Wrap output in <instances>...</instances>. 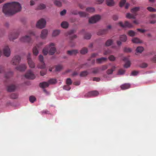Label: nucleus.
<instances>
[{
    "label": "nucleus",
    "instance_id": "56",
    "mask_svg": "<svg viewBox=\"0 0 156 156\" xmlns=\"http://www.w3.org/2000/svg\"><path fill=\"white\" fill-rule=\"evenodd\" d=\"M125 71L122 69H119L118 72V75H122L124 73Z\"/></svg>",
    "mask_w": 156,
    "mask_h": 156
},
{
    "label": "nucleus",
    "instance_id": "60",
    "mask_svg": "<svg viewBox=\"0 0 156 156\" xmlns=\"http://www.w3.org/2000/svg\"><path fill=\"white\" fill-rule=\"evenodd\" d=\"M100 80L101 79L100 78L98 77H94L93 78V80L94 81L99 82Z\"/></svg>",
    "mask_w": 156,
    "mask_h": 156
},
{
    "label": "nucleus",
    "instance_id": "36",
    "mask_svg": "<svg viewBox=\"0 0 156 156\" xmlns=\"http://www.w3.org/2000/svg\"><path fill=\"white\" fill-rule=\"evenodd\" d=\"M91 35L90 33H86L84 36V38L87 40L90 39L91 38Z\"/></svg>",
    "mask_w": 156,
    "mask_h": 156
},
{
    "label": "nucleus",
    "instance_id": "28",
    "mask_svg": "<svg viewBox=\"0 0 156 156\" xmlns=\"http://www.w3.org/2000/svg\"><path fill=\"white\" fill-rule=\"evenodd\" d=\"M115 67L113 66L111 69H108L106 71L107 73L108 74H111L113 73V71H114L115 69Z\"/></svg>",
    "mask_w": 156,
    "mask_h": 156
},
{
    "label": "nucleus",
    "instance_id": "5",
    "mask_svg": "<svg viewBox=\"0 0 156 156\" xmlns=\"http://www.w3.org/2000/svg\"><path fill=\"white\" fill-rule=\"evenodd\" d=\"M39 60L40 63L37 66V67L41 69H44L45 68V64L44 62V58L42 55H40L39 56Z\"/></svg>",
    "mask_w": 156,
    "mask_h": 156
},
{
    "label": "nucleus",
    "instance_id": "24",
    "mask_svg": "<svg viewBox=\"0 0 156 156\" xmlns=\"http://www.w3.org/2000/svg\"><path fill=\"white\" fill-rule=\"evenodd\" d=\"M130 85L129 83H125L121 86V89L122 90H125L129 88Z\"/></svg>",
    "mask_w": 156,
    "mask_h": 156
},
{
    "label": "nucleus",
    "instance_id": "30",
    "mask_svg": "<svg viewBox=\"0 0 156 156\" xmlns=\"http://www.w3.org/2000/svg\"><path fill=\"white\" fill-rule=\"evenodd\" d=\"M61 26L64 28H66L68 27L69 24L68 22L66 21H64L61 23Z\"/></svg>",
    "mask_w": 156,
    "mask_h": 156
},
{
    "label": "nucleus",
    "instance_id": "52",
    "mask_svg": "<svg viewBox=\"0 0 156 156\" xmlns=\"http://www.w3.org/2000/svg\"><path fill=\"white\" fill-rule=\"evenodd\" d=\"M46 7L45 5L43 4H40L38 6V9H44Z\"/></svg>",
    "mask_w": 156,
    "mask_h": 156
},
{
    "label": "nucleus",
    "instance_id": "38",
    "mask_svg": "<svg viewBox=\"0 0 156 156\" xmlns=\"http://www.w3.org/2000/svg\"><path fill=\"white\" fill-rule=\"evenodd\" d=\"M60 31L59 30H56L53 31L52 33L53 36H56L59 34Z\"/></svg>",
    "mask_w": 156,
    "mask_h": 156
},
{
    "label": "nucleus",
    "instance_id": "6",
    "mask_svg": "<svg viewBox=\"0 0 156 156\" xmlns=\"http://www.w3.org/2000/svg\"><path fill=\"white\" fill-rule=\"evenodd\" d=\"M46 23L45 20L44 19H41L37 22L36 26L38 28L42 29L45 27Z\"/></svg>",
    "mask_w": 156,
    "mask_h": 156
},
{
    "label": "nucleus",
    "instance_id": "37",
    "mask_svg": "<svg viewBox=\"0 0 156 156\" xmlns=\"http://www.w3.org/2000/svg\"><path fill=\"white\" fill-rule=\"evenodd\" d=\"M144 50V48L142 47H138L136 49V51L137 53H141Z\"/></svg>",
    "mask_w": 156,
    "mask_h": 156
},
{
    "label": "nucleus",
    "instance_id": "32",
    "mask_svg": "<svg viewBox=\"0 0 156 156\" xmlns=\"http://www.w3.org/2000/svg\"><path fill=\"white\" fill-rule=\"evenodd\" d=\"M42 51L44 55H47L48 53H49L48 47L46 46L45 48H43Z\"/></svg>",
    "mask_w": 156,
    "mask_h": 156
},
{
    "label": "nucleus",
    "instance_id": "14",
    "mask_svg": "<svg viewBox=\"0 0 156 156\" xmlns=\"http://www.w3.org/2000/svg\"><path fill=\"white\" fill-rule=\"evenodd\" d=\"M54 45V44L53 43H51L49 45V47H51L49 51V54L50 55H53L56 51V48L54 47H51Z\"/></svg>",
    "mask_w": 156,
    "mask_h": 156
},
{
    "label": "nucleus",
    "instance_id": "20",
    "mask_svg": "<svg viewBox=\"0 0 156 156\" xmlns=\"http://www.w3.org/2000/svg\"><path fill=\"white\" fill-rule=\"evenodd\" d=\"M49 84L48 82H43L40 83L39 86L41 88H44L48 87L49 86Z\"/></svg>",
    "mask_w": 156,
    "mask_h": 156
},
{
    "label": "nucleus",
    "instance_id": "7",
    "mask_svg": "<svg viewBox=\"0 0 156 156\" xmlns=\"http://www.w3.org/2000/svg\"><path fill=\"white\" fill-rule=\"evenodd\" d=\"M101 19V16L99 15H96L90 18L89 22L90 23H95L99 20Z\"/></svg>",
    "mask_w": 156,
    "mask_h": 156
},
{
    "label": "nucleus",
    "instance_id": "29",
    "mask_svg": "<svg viewBox=\"0 0 156 156\" xmlns=\"http://www.w3.org/2000/svg\"><path fill=\"white\" fill-rule=\"evenodd\" d=\"M29 67L31 68H34L35 67V65L31 60H29L28 62Z\"/></svg>",
    "mask_w": 156,
    "mask_h": 156
},
{
    "label": "nucleus",
    "instance_id": "21",
    "mask_svg": "<svg viewBox=\"0 0 156 156\" xmlns=\"http://www.w3.org/2000/svg\"><path fill=\"white\" fill-rule=\"evenodd\" d=\"M16 86L13 84L7 87V91L9 92H13L16 89Z\"/></svg>",
    "mask_w": 156,
    "mask_h": 156
},
{
    "label": "nucleus",
    "instance_id": "58",
    "mask_svg": "<svg viewBox=\"0 0 156 156\" xmlns=\"http://www.w3.org/2000/svg\"><path fill=\"white\" fill-rule=\"evenodd\" d=\"M93 71L92 72L94 73H98L99 71V69L98 68H95L93 69Z\"/></svg>",
    "mask_w": 156,
    "mask_h": 156
},
{
    "label": "nucleus",
    "instance_id": "64",
    "mask_svg": "<svg viewBox=\"0 0 156 156\" xmlns=\"http://www.w3.org/2000/svg\"><path fill=\"white\" fill-rule=\"evenodd\" d=\"M118 17L117 15H114L113 16V19L115 20H118Z\"/></svg>",
    "mask_w": 156,
    "mask_h": 156
},
{
    "label": "nucleus",
    "instance_id": "2",
    "mask_svg": "<svg viewBox=\"0 0 156 156\" xmlns=\"http://www.w3.org/2000/svg\"><path fill=\"white\" fill-rule=\"evenodd\" d=\"M0 73H4L5 77L6 79H8L12 76L13 72L12 71L6 72L5 69L4 67L0 66Z\"/></svg>",
    "mask_w": 156,
    "mask_h": 156
},
{
    "label": "nucleus",
    "instance_id": "10",
    "mask_svg": "<svg viewBox=\"0 0 156 156\" xmlns=\"http://www.w3.org/2000/svg\"><path fill=\"white\" fill-rule=\"evenodd\" d=\"M25 77L29 79H34L35 77L31 70H29L27 71L25 75Z\"/></svg>",
    "mask_w": 156,
    "mask_h": 156
},
{
    "label": "nucleus",
    "instance_id": "47",
    "mask_svg": "<svg viewBox=\"0 0 156 156\" xmlns=\"http://www.w3.org/2000/svg\"><path fill=\"white\" fill-rule=\"evenodd\" d=\"M147 65L146 63H143L139 65V67L141 68H145L147 67Z\"/></svg>",
    "mask_w": 156,
    "mask_h": 156
},
{
    "label": "nucleus",
    "instance_id": "48",
    "mask_svg": "<svg viewBox=\"0 0 156 156\" xmlns=\"http://www.w3.org/2000/svg\"><path fill=\"white\" fill-rule=\"evenodd\" d=\"M86 11L90 12H93L94 11V9L93 8L88 7L86 9Z\"/></svg>",
    "mask_w": 156,
    "mask_h": 156
},
{
    "label": "nucleus",
    "instance_id": "40",
    "mask_svg": "<svg viewBox=\"0 0 156 156\" xmlns=\"http://www.w3.org/2000/svg\"><path fill=\"white\" fill-rule=\"evenodd\" d=\"M128 34L129 36L133 37L135 35V32L132 30H130L128 32Z\"/></svg>",
    "mask_w": 156,
    "mask_h": 156
},
{
    "label": "nucleus",
    "instance_id": "55",
    "mask_svg": "<svg viewBox=\"0 0 156 156\" xmlns=\"http://www.w3.org/2000/svg\"><path fill=\"white\" fill-rule=\"evenodd\" d=\"M63 89L66 90H69L71 89V88L69 85H66L63 87Z\"/></svg>",
    "mask_w": 156,
    "mask_h": 156
},
{
    "label": "nucleus",
    "instance_id": "25",
    "mask_svg": "<svg viewBox=\"0 0 156 156\" xmlns=\"http://www.w3.org/2000/svg\"><path fill=\"white\" fill-rule=\"evenodd\" d=\"M137 14H131L130 13H127L126 15V17L129 19H135L136 18V16Z\"/></svg>",
    "mask_w": 156,
    "mask_h": 156
},
{
    "label": "nucleus",
    "instance_id": "9",
    "mask_svg": "<svg viewBox=\"0 0 156 156\" xmlns=\"http://www.w3.org/2000/svg\"><path fill=\"white\" fill-rule=\"evenodd\" d=\"M99 94V92L96 90H94L88 92L85 95V97H90L97 96Z\"/></svg>",
    "mask_w": 156,
    "mask_h": 156
},
{
    "label": "nucleus",
    "instance_id": "35",
    "mask_svg": "<svg viewBox=\"0 0 156 156\" xmlns=\"http://www.w3.org/2000/svg\"><path fill=\"white\" fill-rule=\"evenodd\" d=\"M88 74V72L87 71H84L80 73V76L81 77H84L87 76Z\"/></svg>",
    "mask_w": 156,
    "mask_h": 156
},
{
    "label": "nucleus",
    "instance_id": "26",
    "mask_svg": "<svg viewBox=\"0 0 156 156\" xmlns=\"http://www.w3.org/2000/svg\"><path fill=\"white\" fill-rule=\"evenodd\" d=\"M140 9V7H135L132 9L131 10V12L133 13L134 14H137L136 12L139 11Z\"/></svg>",
    "mask_w": 156,
    "mask_h": 156
},
{
    "label": "nucleus",
    "instance_id": "42",
    "mask_svg": "<svg viewBox=\"0 0 156 156\" xmlns=\"http://www.w3.org/2000/svg\"><path fill=\"white\" fill-rule=\"evenodd\" d=\"M56 80L54 79H51L48 81L49 84H55L56 83Z\"/></svg>",
    "mask_w": 156,
    "mask_h": 156
},
{
    "label": "nucleus",
    "instance_id": "50",
    "mask_svg": "<svg viewBox=\"0 0 156 156\" xmlns=\"http://www.w3.org/2000/svg\"><path fill=\"white\" fill-rule=\"evenodd\" d=\"M108 59L111 61H114L115 60V58L113 55H110L108 57Z\"/></svg>",
    "mask_w": 156,
    "mask_h": 156
},
{
    "label": "nucleus",
    "instance_id": "4",
    "mask_svg": "<svg viewBox=\"0 0 156 156\" xmlns=\"http://www.w3.org/2000/svg\"><path fill=\"white\" fill-rule=\"evenodd\" d=\"M30 35L29 36L26 35L22 37L20 39V41L23 42H30L31 41V35L34 34V33L31 31L30 32Z\"/></svg>",
    "mask_w": 156,
    "mask_h": 156
},
{
    "label": "nucleus",
    "instance_id": "13",
    "mask_svg": "<svg viewBox=\"0 0 156 156\" xmlns=\"http://www.w3.org/2000/svg\"><path fill=\"white\" fill-rule=\"evenodd\" d=\"M119 24L122 27H128L130 28L133 27L132 25L127 21L125 22L124 24L122 22H120Z\"/></svg>",
    "mask_w": 156,
    "mask_h": 156
},
{
    "label": "nucleus",
    "instance_id": "1",
    "mask_svg": "<svg viewBox=\"0 0 156 156\" xmlns=\"http://www.w3.org/2000/svg\"><path fill=\"white\" fill-rule=\"evenodd\" d=\"M21 7L18 2H12L7 3L4 5L3 12L7 16H11L21 11Z\"/></svg>",
    "mask_w": 156,
    "mask_h": 156
},
{
    "label": "nucleus",
    "instance_id": "57",
    "mask_svg": "<svg viewBox=\"0 0 156 156\" xmlns=\"http://www.w3.org/2000/svg\"><path fill=\"white\" fill-rule=\"evenodd\" d=\"M125 52H130L132 50L131 48H125L124 49Z\"/></svg>",
    "mask_w": 156,
    "mask_h": 156
},
{
    "label": "nucleus",
    "instance_id": "17",
    "mask_svg": "<svg viewBox=\"0 0 156 156\" xmlns=\"http://www.w3.org/2000/svg\"><path fill=\"white\" fill-rule=\"evenodd\" d=\"M48 34V30L46 29H44L42 30L41 35V37L42 39L45 38L47 36Z\"/></svg>",
    "mask_w": 156,
    "mask_h": 156
},
{
    "label": "nucleus",
    "instance_id": "41",
    "mask_svg": "<svg viewBox=\"0 0 156 156\" xmlns=\"http://www.w3.org/2000/svg\"><path fill=\"white\" fill-rule=\"evenodd\" d=\"M78 14L81 17H85L87 16V14L85 12H78Z\"/></svg>",
    "mask_w": 156,
    "mask_h": 156
},
{
    "label": "nucleus",
    "instance_id": "51",
    "mask_svg": "<svg viewBox=\"0 0 156 156\" xmlns=\"http://www.w3.org/2000/svg\"><path fill=\"white\" fill-rule=\"evenodd\" d=\"M130 66V62L129 61H127L124 65V67L126 68L129 67Z\"/></svg>",
    "mask_w": 156,
    "mask_h": 156
},
{
    "label": "nucleus",
    "instance_id": "43",
    "mask_svg": "<svg viewBox=\"0 0 156 156\" xmlns=\"http://www.w3.org/2000/svg\"><path fill=\"white\" fill-rule=\"evenodd\" d=\"M62 68V66L61 65H59L55 66V71H60Z\"/></svg>",
    "mask_w": 156,
    "mask_h": 156
},
{
    "label": "nucleus",
    "instance_id": "53",
    "mask_svg": "<svg viewBox=\"0 0 156 156\" xmlns=\"http://www.w3.org/2000/svg\"><path fill=\"white\" fill-rule=\"evenodd\" d=\"M139 73V72L138 71H136L135 70H134L132 72L131 75L135 76H136Z\"/></svg>",
    "mask_w": 156,
    "mask_h": 156
},
{
    "label": "nucleus",
    "instance_id": "34",
    "mask_svg": "<svg viewBox=\"0 0 156 156\" xmlns=\"http://www.w3.org/2000/svg\"><path fill=\"white\" fill-rule=\"evenodd\" d=\"M88 50L87 48L84 47L82 48L80 51V53L82 54H85L87 52Z\"/></svg>",
    "mask_w": 156,
    "mask_h": 156
},
{
    "label": "nucleus",
    "instance_id": "22",
    "mask_svg": "<svg viewBox=\"0 0 156 156\" xmlns=\"http://www.w3.org/2000/svg\"><path fill=\"white\" fill-rule=\"evenodd\" d=\"M106 5L109 6H112L115 4V2L113 0H105Z\"/></svg>",
    "mask_w": 156,
    "mask_h": 156
},
{
    "label": "nucleus",
    "instance_id": "39",
    "mask_svg": "<svg viewBox=\"0 0 156 156\" xmlns=\"http://www.w3.org/2000/svg\"><path fill=\"white\" fill-rule=\"evenodd\" d=\"M18 97V95L17 94L12 93L10 95V98L13 99H15Z\"/></svg>",
    "mask_w": 156,
    "mask_h": 156
},
{
    "label": "nucleus",
    "instance_id": "63",
    "mask_svg": "<svg viewBox=\"0 0 156 156\" xmlns=\"http://www.w3.org/2000/svg\"><path fill=\"white\" fill-rule=\"evenodd\" d=\"M70 40H73L74 39H75L77 37V36L76 35H74L72 36H71L70 37Z\"/></svg>",
    "mask_w": 156,
    "mask_h": 156
},
{
    "label": "nucleus",
    "instance_id": "18",
    "mask_svg": "<svg viewBox=\"0 0 156 156\" xmlns=\"http://www.w3.org/2000/svg\"><path fill=\"white\" fill-rule=\"evenodd\" d=\"M78 53V50H72L67 51V53L70 55H76Z\"/></svg>",
    "mask_w": 156,
    "mask_h": 156
},
{
    "label": "nucleus",
    "instance_id": "45",
    "mask_svg": "<svg viewBox=\"0 0 156 156\" xmlns=\"http://www.w3.org/2000/svg\"><path fill=\"white\" fill-rule=\"evenodd\" d=\"M36 100V98L33 96H30L29 98V100L32 103H33Z\"/></svg>",
    "mask_w": 156,
    "mask_h": 156
},
{
    "label": "nucleus",
    "instance_id": "3",
    "mask_svg": "<svg viewBox=\"0 0 156 156\" xmlns=\"http://www.w3.org/2000/svg\"><path fill=\"white\" fill-rule=\"evenodd\" d=\"M21 61V58L19 55L14 56L12 58L11 63L13 65H17L19 64Z\"/></svg>",
    "mask_w": 156,
    "mask_h": 156
},
{
    "label": "nucleus",
    "instance_id": "15",
    "mask_svg": "<svg viewBox=\"0 0 156 156\" xmlns=\"http://www.w3.org/2000/svg\"><path fill=\"white\" fill-rule=\"evenodd\" d=\"M18 35L19 33L18 32L11 33L9 35V39L10 41L15 40L18 37Z\"/></svg>",
    "mask_w": 156,
    "mask_h": 156
},
{
    "label": "nucleus",
    "instance_id": "11",
    "mask_svg": "<svg viewBox=\"0 0 156 156\" xmlns=\"http://www.w3.org/2000/svg\"><path fill=\"white\" fill-rule=\"evenodd\" d=\"M3 53L4 55L7 57L10 56L11 51L8 46H5L3 49Z\"/></svg>",
    "mask_w": 156,
    "mask_h": 156
},
{
    "label": "nucleus",
    "instance_id": "33",
    "mask_svg": "<svg viewBox=\"0 0 156 156\" xmlns=\"http://www.w3.org/2000/svg\"><path fill=\"white\" fill-rule=\"evenodd\" d=\"M113 41L111 39L108 40L105 43V45L107 46H109L112 44Z\"/></svg>",
    "mask_w": 156,
    "mask_h": 156
},
{
    "label": "nucleus",
    "instance_id": "27",
    "mask_svg": "<svg viewBox=\"0 0 156 156\" xmlns=\"http://www.w3.org/2000/svg\"><path fill=\"white\" fill-rule=\"evenodd\" d=\"M132 41L133 43H141L142 42L141 40L137 37L133 38L132 39Z\"/></svg>",
    "mask_w": 156,
    "mask_h": 156
},
{
    "label": "nucleus",
    "instance_id": "8",
    "mask_svg": "<svg viewBox=\"0 0 156 156\" xmlns=\"http://www.w3.org/2000/svg\"><path fill=\"white\" fill-rule=\"evenodd\" d=\"M43 43L40 42L39 43V44H37L36 45L34 46L33 49V54L37 56V55L39 53L38 49H39L40 46L43 44Z\"/></svg>",
    "mask_w": 156,
    "mask_h": 156
},
{
    "label": "nucleus",
    "instance_id": "23",
    "mask_svg": "<svg viewBox=\"0 0 156 156\" xmlns=\"http://www.w3.org/2000/svg\"><path fill=\"white\" fill-rule=\"evenodd\" d=\"M108 32V30L107 29L101 30L97 33V34L99 35H102L106 34Z\"/></svg>",
    "mask_w": 156,
    "mask_h": 156
},
{
    "label": "nucleus",
    "instance_id": "46",
    "mask_svg": "<svg viewBox=\"0 0 156 156\" xmlns=\"http://www.w3.org/2000/svg\"><path fill=\"white\" fill-rule=\"evenodd\" d=\"M147 9L151 12H156V9L151 7H148L147 8Z\"/></svg>",
    "mask_w": 156,
    "mask_h": 156
},
{
    "label": "nucleus",
    "instance_id": "54",
    "mask_svg": "<svg viewBox=\"0 0 156 156\" xmlns=\"http://www.w3.org/2000/svg\"><path fill=\"white\" fill-rule=\"evenodd\" d=\"M76 32V30H71L69 31H68L67 32V36L68 35H71L75 33Z\"/></svg>",
    "mask_w": 156,
    "mask_h": 156
},
{
    "label": "nucleus",
    "instance_id": "44",
    "mask_svg": "<svg viewBox=\"0 0 156 156\" xmlns=\"http://www.w3.org/2000/svg\"><path fill=\"white\" fill-rule=\"evenodd\" d=\"M66 83L67 85L69 86L72 84V82L70 78H68L66 79Z\"/></svg>",
    "mask_w": 156,
    "mask_h": 156
},
{
    "label": "nucleus",
    "instance_id": "12",
    "mask_svg": "<svg viewBox=\"0 0 156 156\" xmlns=\"http://www.w3.org/2000/svg\"><path fill=\"white\" fill-rule=\"evenodd\" d=\"M54 4L58 6L61 7L62 5V3L66 4L67 2L66 0H54Z\"/></svg>",
    "mask_w": 156,
    "mask_h": 156
},
{
    "label": "nucleus",
    "instance_id": "16",
    "mask_svg": "<svg viewBox=\"0 0 156 156\" xmlns=\"http://www.w3.org/2000/svg\"><path fill=\"white\" fill-rule=\"evenodd\" d=\"M26 69V66L25 64H21L16 67V69L19 71H25Z\"/></svg>",
    "mask_w": 156,
    "mask_h": 156
},
{
    "label": "nucleus",
    "instance_id": "62",
    "mask_svg": "<svg viewBox=\"0 0 156 156\" xmlns=\"http://www.w3.org/2000/svg\"><path fill=\"white\" fill-rule=\"evenodd\" d=\"M151 61L154 63H156V55H154L151 58Z\"/></svg>",
    "mask_w": 156,
    "mask_h": 156
},
{
    "label": "nucleus",
    "instance_id": "61",
    "mask_svg": "<svg viewBox=\"0 0 156 156\" xmlns=\"http://www.w3.org/2000/svg\"><path fill=\"white\" fill-rule=\"evenodd\" d=\"M66 10L65 9H64L63 10L60 12V15L61 16L64 15L66 13Z\"/></svg>",
    "mask_w": 156,
    "mask_h": 156
},
{
    "label": "nucleus",
    "instance_id": "19",
    "mask_svg": "<svg viewBox=\"0 0 156 156\" xmlns=\"http://www.w3.org/2000/svg\"><path fill=\"white\" fill-rule=\"evenodd\" d=\"M107 60V58H106L102 57L97 59H96V62L98 64H101L103 62H105Z\"/></svg>",
    "mask_w": 156,
    "mask_h": 156
},
{
    "label": "nucleus",
    "instance_id": "31",
    "mask_svg": "<svg viewBox=\"0 0 156 156\" xmlns=\"http://www.w3.org/2000/svg\"><path fill=\"white\" fill-rule=\"evenodd\" d=\"M120 40L122 42H125L127 40V37L125 35H122L120 37Z\"/></svg>",
    "mask_w": 156,
    "mask_h": 156
},
{
    "label": "nucleus",
    "instance_id": "49",
    "mask_svg": "<svg viewBox=\"0 0 156 156\" xmlns=\"http://www.w3.org/2000/svg\"><path fill=\"white\" fill-rule=\"evenodd\" d=\"M126 0H121L119 3V6L122 7L126 4Z\"/></svg>",
    "mask_w": 156,
    "mask_h": 156
},
{
    "label": "nucleus",
    "instance_id": "59",
    "mask_svg": "<svg viewBox=\"0 0 156 156\" xmlns=\"http://www.w3.org/2000/svg\"><path fill=\"white\" fill-rule=\"evenodd\" d=\"M108 68V66L107 65H103L101 67V69L102 70H105L107 69Z\"/></svg>",
    "mask_w": 156,
    "mask_h": 156
}]
</instances>
